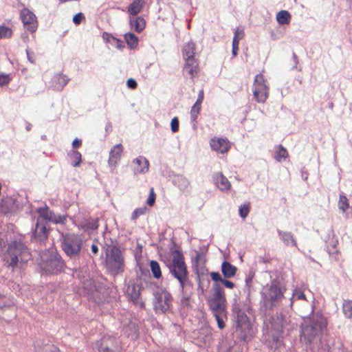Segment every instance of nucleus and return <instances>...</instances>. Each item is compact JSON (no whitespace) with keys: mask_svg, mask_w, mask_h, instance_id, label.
<instances>
[{"mask_svg":"<svg viewBox=\"0 0 352 352\" xmlns=\"http://www.w3.org/2000/svg\"><path fill=\"white\" fill-rule=\"evenodd\" d=\"M131 25L137 32L140 33L146 26V21L143 17L138 16L130 21Z\"/></svg>","mask_w":352,"mask_h":352,"instance_id":"bb28decb","label":"nucleus"},{"mask_svg":"<svg viewBox=\"0 0 352 352\" xmlns=\"http://www.w3.org/2000/svg\"><path fill=\"white\" fill-rule=\"evenodd\" d=\"M26 54H27V56H28L29 61L31 63H33V64L35 63V58L33 56L31 55V54L28 50H26Z\"/></svg>","mask_w":352,"mask_h":352,"instance_id":"864d4df0","label":"nucleus"},{"mask_svg":"<svg viewBox=\"0 0 352 352\" xmlns=\"http://www.w3.org/2000/svg\"><path fill=\"white\" fill-rule=\"evenodd\" d=\"M69 78L63 74H55L51 80V87L54 90L61 91L68 83Z\"/></svg>","mask_w":352,"mask_h":352,"instance_id":"a211bd4d","label":"nucleus"},{"mask_svg":"<svg viewBox=\"0 0 352 352\" xmlns=\"http://www.w3.org/2000/svg\"><path fill=\"white\" fill-rule=\"evenodd\" d=\"M170 126L173 133H176L179 131V122L177 117H174L171 120Z\"/></svg>","mask_w":352,"mask_h":352,"instance_id":"37998d69","label":"nucleus"},{"mask_svg":"<svg viewBox=\"0 0 352 352\" xmlns=\"http://www.w3.org/2000/svg\"><path fill=\"white\" fill-rule=\"evenodd\" d=\"M126 85L127 87L131 89H135L138 86L137 82L133 78L128 79L126 81Z\"/></svg>","mask_w":352,"mask_h":352,"instance_id":"09e8293b","label":"nucleus"},{"mask_svg":"<svg viewBox=\"0 0 352 352\" xmlns=\"http://www.w3.org/2000/svg\"><path fill=\"white\" fill-rule=\"evenodd\" d=\"M34 236L40 242L44 241L47 239L48 231L46 228V222L41 221L40 219H37Z\"/></svg>","mask_w":352,"mask_h":352,"instance_id":"f3484780","label":"nucleus"},{"mask_svg":"<svg viewBox=\"0 0 352 352\" xmlns=\"http://www.w3.org/2000/svg\"><path fill=\"white\" fill-rule=\"evenodd\" d=\"M274 329L277 331V327H274Z\"/></svg>","mask_w":352,"mask_h":352,"instance_id":"bf43d9fd","label":"nucleus"},{"mask_svg":"<svg viewBox=\"0 0 352 352\" xmlns=\"http://www.w3.org/2000/svg\"><path fill=\"white\" fill-rule=\"evenodd\" d=\"M155 198H156V195L154 192V188L153 187H151L150 188L149 195H148V197L146 201L147 204L149 206H153L155 204Z\"/></svg>","mask_w":352,"mask_h":352,"instance_id":"a19ab883","label":"nucleus"},{"mask_svg":"<svg viewBox=\"0 0 352 352\" xmlns=\"http://www.w3.org/2000/svg\"><path fill=\"white\" fill-rule=\"evenodd\" d=\"M328 252L331 256L333 258H334L336 261H339L341 259V254L340 252L336 250L335 252H332L329 248V245L327 246Z\"/></svg>","mask_w":352,"mask_h":352,"instance_id":"c03bdc74","label":"nucleus"},{"mask_svg":"<svg viewBox=\"0 0 352 352\" xmlns=\"http://www.w3.org/2000/svg\"><path fill=\"white\" fill-rule=\"evenodd\" d=\"M204 98V91L201 89L199 91L197 99L190 109V120L191 122L195 126L197 123V119L200 114L201 109V104Z\"/></svg>","mask_w":352,"mask_h":352,"instance_id":"2eb2a0df","label":"nucleus"},{"mask_svg":"<svg viewBox=\"0 0 352 352\" xmlns=\"http://www.w3.org/2000/svg\"><path fill=\"white\" fill-rule=\"evenodd\" d=\"M210 145L212 150L219 153H226L231 148V142L223 138L214 137L210 141Z\"/></svg>","mask_w":352,"mask_h":352,"instance_id":"f8f14e48","label":"nucleus"},{"mask_svg":"<svg viewBox=\"0 0 352 352\" xmlns=\"http://www.w3.org/2000/svg\"><path fill=\"white\" fill-rule=\"evenodd\" d=\"M195 44L190 41L186 43L182 50V56L185 60L188 59H195Z\"/></svg>","mask_w":352,"mask_h":352,"instance_id":"5701e85b","label":"nucleus"},{"mask_svg":"<svg viewBox=\"0 0 352 352\" xmlns=\"http://www.w3.org/2000/svg\"><path fill=\"white\" fill-rule=\"evenodd\" d=\"M293 298H295L297 300H306V296L303 292L301 290L296 289L293 293Z\"/></svg>","mask_w":352,"mask_h":352,"instance_id":"a18cd8bd","label":"nucleus"},{"mask_svg":"<svg viewBox=\"0 0 352 352\" xmlns=\"http://www.w3.org/2000/svg\"><path fill=\"white\" fill-rule=\"evenodd\" d=\"M133 170L135 174L144 173L148 170L149 162L148 161L142 156L133 160Z\"/></svg>","mask_w":352,"mask_h":352,"instance_id":"6ab92c4d","label":"nucleus"},{"mask_svg":"<svg viewBox=\"0 0 352 352\" xmlns=\"http://www.w3.org/2000/svg\"><path fill=\"white\" fill-rule=\"evenodd\" d=\"M338 207H339L340 210H341L343 213L346 212V211L349 209V199H347V197L345 195H340L339 201H338Z\"/></svg>","mask_w":352,"mask_h":352,"instance_id":"f704fd0d","label":"nucleus"},{"mask_svg":"<svg viewBox=\"0 0 352 352\" xmlns=\"http://www.w3.org/2000/svg\"><path fill=\"white\" fill-rule=\"evenodd\" d=\"M221 283L227 288L233 289L234 287V284L232 281H230V280H226V279H223Z\"/></svg>","mask_w":352,"mask_h":352,"instance_id":"8fccbe9b","label":"nucleus"},{"mask_svg":"<svg viewBox=\"0 0 352 352\" xmlns=\"http://www.w3.org/2000/svg\"><path fill=\"white\" fill-rule=\"evenodd\" d=\"M269 85L265 76L262 74H257L252 85L253 96L258 103H264L269 96Z\"/></svg>","mask_w":352,"mask_h":352,"instance_id":"39448f33","label":"nucleus"},{"mask_svg":"<svg viewBox=\"0 0 352 352\" xmlns=\"http://www.w3.org/2000/svg\"><path fill=\"white\" fill-rule=\"evenodd\" d=\"M327 320L322 315H318L316 318H314L309 326L303 329V333L311 337H314L318 333L322 332L327 328Z\"/></svg>","mask_w":352,"mask_h":352,"instance_id":"9d476101","label":"nucleus"},{"mask_svg":"<svg viewBox=\"0 0 352 352\" xmlns=\"http://www.w3.org/2000/svg\"><path fill=\"white\" fill-rule=\"evenodd\" d=\"M31 254L27 245L21 241H11L3 254V261L8 267L14 270L18 263L25 264L30 260Z\"/></svg>","mask_w":352,"mask_h":352,"instance_id":"f03ea898","label":"nucleus"},{"mask_svg":"<svg viewBox=\"0 0 352 352\" xmlns=\"http://www.w3.org/2000/svg\"><path fill=\"white\" fill-rule=\"evenodd\" d=\"M210 275L211 278L215 282L220 281L221 283V281L223 280V278H221L219 272H212L210 274Z\"/></svg>","mask_w":352,"mask_h":352,"instance_id":"de8ad7c7","label":"nucleus"},{"mask_svg":"<svg viewBox=\"0 0 352 352\" xmlns=\"http://www.w3.org/2000/svg\"><path fill=\"white\" fill-rule=\"evenodd\" d=\"M192 302L190 296H183L181 299V306L184 309H188L192 307Z\"/></svg>","mask_w":352,"mask_h":352,"instance_id":"58836bf2","label":"nucleus"},{"mask_svg":"<svg viewBox=\"0 0 352 352\" xmlns=\"http://www.w3.org/2000/svg\"><path fill=\"white\" fill-rule=\"evenodd\" d=\"M268 298L272 305H275L276 302L283 298V292L278 285L272 284L269 288Z\"/></svg>","mask_w":352,"mask_h":352,"instance_id":"412c9836","label":"nucleus"},{"mask_svg":"<svg viewBox=\"0 0 352 352\" xmlns=\"http://www.w3.org/2000/svg\"><path fill=\"white\" fill-rule=\"evenodd\" d=\"M199 72V63L197 59H188L185 60L183 67L184 74H187L193 81L194 78Z\"/></svg>","mask_w":352,"mask_h":352,"instance_id":"dca6fc26","label":"nucleus"},{"mask_svg":"<svg viewBox=\"0 0 352 352\" xmlns=\"http://www.w3.org/2000/svg\"><path fill=\"white\" fill-rule=\"evenodd\" d=\"M21 19L25 28L30 32H34L38 26L36 15L28 8H23L20 13Z\"/></svg>","mask_w":352,"mask_h":352,"instance_id":"9b49d317","label":"nucleus"},{"mask_svg":"<svg viewBox=\"0 0 352 352\" xmlns=\"http://www.w3.org/2000/svg\"><path fill=\"white\" fill-rule=\"evenodd\" d=\"M146 210L145 207L135 209L131 214V219L136 220L140 216L145 214Z\"/></svg>","mask_w":352,"mask_h":352,"instance_id":"ea45409f","label":"nucleus"},{"mask_svg":"<svg viewBox=\"0 0 352 352\" xmlns=\"http://www.w3.org/2000/svg\"><path fill=\"white\" fill-rule=\"evenodd\" d=\"M292 16L287 10H280L276 14V21L279 25L289 24Z\"/></svg>","mask_w":352,"mask_h":352,"instance_id":"a878e982","label":"nucleus"},{"mask_svg":"<svg viewBox=\"0 0 352 352\" xmlns=\"http://www.w3.org/2000/svg\"><path fill=\"white\" fill-rule=\"evenodd\" d=\"M10 80L11 78L8 74H0V87L8 85Z\"/></svg>","mask_w":352,"mask_h":352,"instance_id":"79ce46f5","label":"nucleus"},{"mask_svg":"<svg viewBox=\"0 0 352 352\" xmlns=\"http://www.w3.org/2000/svg\"><path fill=\"white\" fill-rule=\"evenodd\" d=\"M342 312L347 318H352V300H344L342 304Z\"/></svg>","mask_w":352,"mask_h":352,"instance_id":"7c9ffc66","label":"nucleus"},{"mask_svg":"<svg viewBox=\"0 0 352 352\" xmlns=\"http://www.w3.org/2000/svg\"><path fill=\"white\" fill-rule=\"evenodd\" d=\"M12 35V30L6 25H0V39L9 38Z\"/></svg>","mask_w":352,"mask_h":352,"instance_id":"c9c22d12","label":"nucleus"},{"mask_svg":"<svg viewBox=\"0 0 352 352\" xmlns=\"http://www.w3.org/2000/svg\"><path fill=\"white\" fill-rule=\"evenodd\" d=\"M84 227L87 229H97L98 225L96 223H92L89 225H85Z\"/></svg>","mask_w":352,"mask_h":352,"instance_id":"5fc2aeb1","label":"nucleus"},{"mask_svg":"<svg viewBox=\"0 0 352 352\" xmlns=\"http://www.w3.org/2000/svg\"><path fill=\"white\" fill-rule=\"evenodd\" d=\"M82 145V142L80 140L78 139V138H76L73 142H72V146L74 148H79Z\"/></svg>","mask_w":352,"mask_h":352,"instance_id":"3c124183","label":"nucleus"},{"mask_svg":"<svg viewBox=\"0 0 352 352\" xmlns=\"http://www.w3.org/2000/svg\"><path fill=\"white\" fill-rule=\"evenodd\" d=\"M144 4V0H134L128 7V12L131 15H137L141 12Z\"/></svg>","mask_w":352,"mask_h":352,"instance_id":"393cba45","label":"nucleus"},{"mask_svg":"<svg viewBox=\"0 0 352 352\" xmlns=\"http://www.w3.org/2000/svg\"><path fill=\"white\" fill-rule=\"evenodd\" d=\"M239 45V44L232 43V55H233V56H236L238 54Z\"/></svg>","mask_w":352,"mask_h":352,"instance_id":"603ef678","label":"nucleus"},{"mask_svg":"<svg viewBox=\"0 0 352 352\" xmlns=\"http://www.w3.org/2000/svg\"><path fill=\"white\" fill-rule=\"evenodd\" d=\"M83 19H85V16L82 13L80 12L74 16L73 21L76 25H79Z\"/></svg>","mask_w":352,"mask_h":352,"instance_id":"49530a36","label":"nucleus"},{"mask_svg":"<svg viewBox=\"0 0 352 352\" xmlns=\"http://www.w3.org/2000/svg\"><path fill=\"white\" fill-rule=\"evenodd\" d=\"M150 267L152 274L155 278H160L162 277V271L158 262L156 261H151L150 262Z\"/></svg>","mask_w":352,"mask_h":352,"instance_id":"473e14b6","label":"nucleus"},{"mask_svg":"<svg viewBox=\"0 0 352 352\" xmlns=\"http://www.w3.org/2000/svg\"><path fill=\"white\" fill-rule=\"evenodd\" d=\"M140 290L141 287L138 284H136L135 282L130 280L128 284V287L126 290V294L129 297L130 300L133 301L135 304H139L141 308L144 307V302L141 301L139 302V298L140 296Z\"/></svg>","mask_w":352,"mask_h":352,"instance_id":"4468645a","label":"nucleus"},{"mask_svg":"<svg viewBox=\"0 0 352 352\" xmlns=\"http://www.w3.org/2000/svg\"><path fill=\"white\" fill-rule=\"evenodd\" d=\"M208 305L213 313L220 329L225 327V320H227L226 294L219 283H214L212 287V294L207 300Z\"/></svg>","mask_w":352,"mask_h":352,"instance_id":"f257e3e1","label":"nucleus"},{"mask_svg":"<svg viewBox=\"0 0 352 352\" xmlns=\"http://www.w3.org/2000/svg\"><path fill=\"white\" fill-rule=\"evenodd\" d=\"M98 352H120V342L112 336H105L95 343Z\"/></svg>","mask_w":352,"mask_h":352,"instance_id":"1a4fd4ad","label":"nucleus"},{"mask_svg":"<svg viewBox=\"0 0 352 352\" xmlns=\"http://www.w3.org/2000/svg\"><path fill=\"white\" fill-rule=\"evenodd\" d=\"M123 151L124 147L122 144L113 146L110 150L108 164L111 170H114L120 161Z\"/></svg>","mask_w":352,"mask_h":352,"instance_id":"ddd939ff","label":"nucleus"},{"mask_svg":"<svg viewBox=\"0 0 352 352\" xmlns=\"http://www.w3.org/2000/svg\"><path fill=\"white\" fill-rule=\"evenodd\" d=\"M91 251L94 254H97L98 252V247L96 244L91 245Z\"/></svg>","mask_w":352,"mask_h":352,"instance_id":"6e6d98bb","label":"nucleus"},{"mask_svg":"<svg viewBox=\"0 0 352 352\" xmlns=\"http://www.w3.org/2000/svg\"><path fill=\"white\" fill-rule=\"evenodd\" d=\"M275 150L274 158L278 162H281L283 160H285L289 155L287 149L282 144H279L276 146Z\"/></svg>","mask_w":352,"mask_h":352,"instance_id":"c85d7f7f","label":"nucleus"},{"mask_svg":"<svg viewBox=\"0 0 352 352\" xmlns=\"http://www.w3.org/2000/svg\"><path fill=\"white\" fill-rule=\"evenodd\" d=\"M37 212L39 214V217L41 221L46 222L47 220L51 219L50 211L49 210L47 207L45 208H39L37 209Z\"/></svg>","mask_w":352,"mask_h":352,"instance_id":"72a5a7b5","label":"nucleus"},{"mask_svg":"<svg viewBox=\"0 0 352 352\" xmlns=\"http://www.w3.org/2000/svg\"><path fill=\"white\" fill-rule=\"evenodd\" d=\"M69 155L72 160L71 164L74 167L79 166L82 161L81 153L76 151H72Z\"/></svg>","mask_w":352,"mask_h":352,"instance_id":"2f4dec72","label":"nucleus"},{"mask_svg":"<svg viewBox=\"0 0 352 352\" xmlns=\"http://www.w3.org/2000/svg\"><path fill=\"white\" fill-rule=\"evenodd\" d=\"M245 36V32L243 28H237L234 32L232 43L239 44L241 40Z\"/></svg>","mask_w":352,"mask_h":352,"instance_id":"e433bc0d","label":"nucleus"},{"mask_svg":"<svg viewBox=\"0 0 352 352\" xmlns=\"http://www.w3.org/2000/svg\"><path fill=\"white\" fill-rule=\"evenodd\" d=\"M173 296L166 289L155 294L154 310L157 314H165L172 307Z\"/></svg>","mask_w":352,"mask_h":352,"instance_id":"0eeeda50","label":"nucleus"},{"mask_svg":"<svg viewBox=\"0 0 352 352\" xmlns=\"http://www.w3.org/2000/svg\"><path fill=\"white\" fill-rule=\"evenodd\" d=\"M212 179L215 185L221 191L230 190L231 184L221 173H214L212 175Z\"/></svg>","mask_w":352,"mask_h":352,"instance_id":"aec40b11","label":"nucleus"},{"mask_svg":"<svg viewBox=\"0 0 352 352\" xmlns=\"http://www.w3.org/2000/svg\"><path fill=\"white\" fill-rule=\"evenodd\" d=\"M337 244H338V241H332L331 246H332L333 249H336V248Z\"/></svg>","mask_w":352,"mask_h":352,"instance_id":"4d7b16f0","label":"nucleus"},{"mask_svg":"<svg viewBox=\"0 0 352 352\" xmlns=\"http://www.w3.org/2000/svg\"><path fill=\"white\" fill-rule=\"evenodd\" d=\"M169 270L170 274L178 280L182 289L189 285L192 286L184 257L177 250L172 252V262L169 265Z\"/></svg>","mask_w":352,"mask_h":352,"instance_id":"7ed1b4c3","label":"nucleus"},{"mask_svg":"<svg viewBox=\"0 0 352 352\" xmlns=\"http://www.w3.org/2000/svg\"><path fill=\"white\" fill-rule=\"evenodd\" d=\"M124 39H125L127 45L131 49L135 48L138 45V38L133 33H131V32L126 33L124 35Z\"/></svg>","mask_w":352,"mask_h":352,"instance_id":"c756f323","label":"nucleus"},{"mask_svg":"<svg viewBox=\"0 0 352 352\" xmlns=\"http://www.w3.org/2000/svg\"><path fill=\"white\" fill-rule=\"evenodd\" d=\"M237 268L228 261L221 264V272L225 278H230L235 276Z\"/></svg>","mask_w":352,"mask_h":352,"instance_id":"b1692460","label":"nucleus"},{"mask_svg":"<svg viewBox=\"0 0 352 352\" xmlns=\"http://www.w3.org/2000/svg\"><path fill=\"white\" fill-rule=\"evenodd\" d=\"M250 211V204L249 202L242 204L239 208V213L241 217L245 219Z\"/></svg>","mask_w":352,"mask_h":352,"instance_id":"4c0bfd02","label":"nucleus"},{"mask_svg":"<svg viewBox=\"0 0 352 352\" xmlns=\"http://www.w3.org/2000/svg\"><path fill=\"white\" fill-rule=\"evenodd\" d=\"M234 313L236 316V324L237 327L242 328L243 327L249 326V320L247 315L241 310L239 307H234L233 309Z\"/></svg>","mask_w":352,"mask_h":352,"instance_id":"4be33fe9","label":"nucleus"},{"mask_svg":"<svg viewBox=\"0 0 352 352\" xmlns=\"http://www.w3.org/2000/svg\"><path fill=\"white\" fill-rule=\"evenodd\" d=\"M82 237L79 234H69L65 237L63 248L66 254L70 257L78 256L82 245Z\"/></svg>","mask_w":352,"mask_h":352,"instance_id":"423d86ee","label":"nucleus"},{"mask_svg":"<svg viewBox=\"0 0 352 352\" xmlns=\"http://www.w3.org/2000/svg\"><path fill=\"white\" fill-rule=\"evenodd\" d=\"M104 265L107 272L113 276L124 272V257L118 246L113 245L106 250Z\"/></svg>","mask_w":352,"mask_h":352,"instance_id":"20e7f679","label":"nucleus"},{"mask_svg":"<svg viewBox=\"0 0 352 352\" xmlns=\"http://www.w3.org/2000/svg\"><path fill=\"white\" fill-rule=\"evenodd\" d=\"M201 257L200 254H197L196 256V260L198 261V259Z\"/></svg>","mask_w":352,"mask_h":352,"instance_id":"13d9d810","label":"nucleus"},{"mask_svg":"<svg viewBox=\"0 0 352 352\" xmlns=\"http://www.w3.org/2000/svg\"><path fill=\"white\" fill-rule=\"evenodd\" d=\"M41 268L48 273H56L63 267L61 258L56 254H51L48 256L47 254H43L41 256Z\"/></svg>","mask_w":352,"mask_h":352,"instance_id":"6e6552de","label":"nucleus"},{"mask_svg":"<svg viewBox=\"0 0 352 352\" xmlns=\"http://www.w3.org/2000/svg\"><path fill=\"white\" fill-rule=\"evenodd\" d=\"M279 235L283 241L287 245L296 246V241L294 238V235L291 232H280Z\"/></svg>","mask_w":352,"mask_h":352,"instance_id":"cd10ccee","label":"nucleus"}]
</instances>
